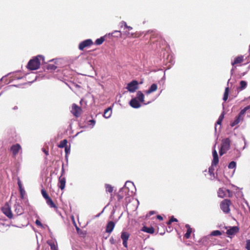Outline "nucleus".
I'll list each match as a JSON object with an SVG mask.
<instances>
[{
	"label": "nucleus",
	"mask_w": 250,
	"mask_h": 250,
	"mask_svg": "<svg viewBox=\"0 0 250 250\" xmlns=\"http://www.w3.org/2000/svg\"><path fill=\"white\" fill-rule=\"evenodd\" d=\"M73 115L76 117H79L82 112V108L78 106L76 104H73L72 105V109L71 111Z\"/></svg>",
	"instance_id": "nucleus-7"
},
{
	"label": "nucleus",
	"mask_w": 250,
	"mask_h": 250,
	"mask_svg": "<svg viewBox=\"0 0 250 250\" xmlns=\"http://www.w3.org/2000/svg\"><path fill=\"white\" fill-rule=\"evenodd\" d=\"M19 190L20 192L21 198L23 199L24 198V195L25 194V191L24 189L22 187V184L20 181H19L18 182Z\"/></svg>",
	"instance_id": "nucleus-20"
},
{
	"label": "nucleus",
	"mask_w": 250,
	"mask_h": 250,
	"mask_svg": "<svg viewBox=\"0 0 250 250\" xmlns=\"http://www.w3.org/2000/svg\"><path fill=\"white\" fill-rule=\"evenodd\" d=\"M144 94L141 91H138L137 92L136 98L139 102L143 103L144 102Z\"/></svg>",
	"instance_id": "nucleus-22"
},
{
	"label": "nucleus",
	"mask_w": 250,
	"mask_h": 250,
	"mask_svg": "<svg viewBox=\"0 0 250 250\" xmlns=\"http://www.w3.org/2000/svg\"><path fill=\"white\" fill-rule=\"evenodd\" d=\"M224 118V115L223 113H222L219 116L217 122L216 124L221 125L222 124V122Z\"/></svg>",
	"instance_id": "nucleus-34"
},
{
	"label": "nucleus",
	"mask_w": 250,
	"mask_h": 250,
	"mask_svg": "<svg viewBox=\"0 0 250 250\" xmlns=\"http://www.w3.org/2000/svg\"><path fill=\"white\" fill-rule=\"evenodd\" d=\"M126 189V188H122L120 190V191H119L118 194H117V197H118V200H121V199H122L123 198V195H122L121 193L122 192H123V191L124 190H125Z\"/></svg>",
	"instance_id": "nucleus-37"
},
{
	"label": "nucleus",
	"mask_w": 250,
	"mask_h": 250,
	"mask_svg": "<svg viewBox=\"0 0 250 250\" xmlns=\"http://www.w3.org/2000/svg\"><path fill=\"white\" fill-rule=\"evenodd\" d=\"M129 236L130 234L126 231H122L121 233V238L123 240V245L126 248H127V241Z\"/></svg>",
	"instance_id": "nucleus-9"
},
{
	"label": "nucleus",
	"mask_w": 250,
	"mask_h": 250,
	"mask_svg": "<svg viewBox=\"0 0 250 250\" xmlns=\"http://www.w3.org/2000/svg\"><path fill=\"white\" fill-rule=\"evenodd\" d=\"M70 151V148H68L67 146L65 147V151L66 154L68 153Z\"/></svg>",
	"instance_id": "nucleus-48"
},
{
	"label": "nucleus",
	"mask_w": 250,
	"mask_h": 250,
	"mask_svg": "<svg viewBox=\"0 0 250 250\" xmlns=\"http://www.w3.org/2000/svg\"><path fill=\"white\" fill-rule=\"evenodd\" d=\"M122 25H124V26H125V28H127V27H128V26L127 25V23H126L125 21H122Z\"/></svg>",
	"instance_id": "nucleus-49"
},
{
	"label": "nucleus",
	"mask_w": 250,
	"mask_h": 250,
	"mask_svg": "<svg viewBox=\"0 0 250 250\" xmlns=\"http://www.w3.org/2000/svg\"><path fill=\"white\" fill-rule=\"evenodd\" d=\"M124 34L125 35L126 37L128 38L136 37V35H135V33H129V32H125L124 33Z\"/></svg>",
	"instance_id": "nucleus-36"
},
{
	"label": "nucleus",
	"mask_w": 250,
	"mask_h": 250,
	"mask_svg": "<svg viewBox=\"0 0 250 250\" xmlns=\"http://www.w3.org/2000/svg\"><path fill=\"white\" fill-rule=\"evenodd\" d=\"M21 150V147L19 144L13 145L11 146L10 150L12 153L13 157L17 155L20 150Z\"/></svg>",
	"instance_id": "nucleus-10"
},
{
	"label": "nucleus",
	"mask_w": 250,
	"mask_h": 250,
	"mask_svg": "<svg viewBox=\"0 0 250 250\" xmlns=\"http://www.w3.org/2000/svg\"><path fill=\"white\" fill-rule=\"evenodd\" d=\"M57 66L53 64H49L47 65L46 68L48 70H50L51 71L55 70L57 68Z\"/></svg>",
	"instance_id": "nucleus-31"
},
{
	"label": "nucleus",
	"mask_w": 250,
	"mask_h": 250,
	"mask_svg": "<svg viewBox=\"0 0 250 250\" xmlns=\"http://www.w3.org/2000/svg\"><path fill=\"white\" fill-rule=\"evenodd\" d=\"M246 113L245 109H242L238 115L236 117L235 120L230 123L231 126L233 127L238 124L241 121L243 120L244 116Z\"/></svg>",
	"instance_id": "nucleus-5"
},
{
	"label": "nucleus",
	"mask_w": 250,
	"mask_h": 250,
	"mask_svg": "<svg viewBox=\"0 0 250 250\" xmlns=\"http://www.w3.org/2000/svg\"><path fill=\"white\" fill-rule=\"evenodd\" d=\"M111 35L115 37H121L122 33H121V31L116 30V31H114V32H113L112 33Z\"/></svg>",
	"instance_id": "nucleus-30"
},
{
	"label": "nucleus",
	"mask_w": 250,
	"mask_h": 250,
	"mask_svg": "<svg viewBox=\"0 0 250 250\" xmlns=\"http://www.w3.org/2000/svg\"><path fill=\"white\" fill-rule=\"evenodd\" d=\"M229 87H227L225 88V92L223 96V100L226 101L228 98L229 93Z\"/></svg>",
	"instance_id": "nucleus-26"
},
{
	"label": "nucleus",
	"mask_w": 250,
	"mask_h": 250,
	"mask_svg": "<svg viewBox=\"0 0 250 250\" xmlns=\"http://www.w3.org/2000/svg\"><path fill=\"white\" fill-rule=\"evenodd\" d=\"M105 189H106V191L109 193H112L113 190V187L110 185H109V184L105 185Z\"/></svg>",
	"instance_id": "nucleus-32"
},
{
	"label": "nucleus",
	"mask_w": 250,
	"mask_h": 250,
	"mask_svg": "<svg viewBox=\"0 0 250 250\" xmlns=\"http://www.w3.org/2000/svg\"><path fill=\"white\" fill-rule=\"evenodd\" d=\"M105 39L104 37H102L99 39H97L95 42V44L96 45H101L104 42V41Z\"/></svg>",
	"instance_id": "nucleus-28"
},
{
	"label": "nucleus",
	"mask_w": 250,
	"mask_h": 250,
	"mask_svg": "<svg viewBox=\"0 0 250 250\" xmlns=\"http://www.w3.org/2000/svg\"><path fill=\"white\" fill-rule=\"evenodd\" d=\"M93 43L91 39L85 40L80 43L79 45V49L80 50H83L84 48L90 46Z\"/></svg>",
	"instance_id": "nucleus-8"
},
{
	"label": "nucleus",
	"mask_w": 250,
	"mask_h": 250,
	"mask_svg": "<svg viewBox=\"0 0 250 250\" xmlns=\"http://www.w3.org/2000/svg\"><path fill=\"white\" fill-rule=\"evenodd\" d=\"M236 167V163L234 161H231L228 167L229 168H233Z\"/></svg>",
	"instance_id": "nucleus-39"
},
{
	"label": "nucleus",
	"mask_w": 250,
	"mask_h": 250,
	"mask_svg": "<svg viewBox=\"0 0 250 250\" xmlns=\"http://www.w3.org/2000/svg\"><path fill=\"white\" fill-rule=\"evenodd\" d=\"M41 61H44V57L42 55H38L31 59L27 63V68L30 70H35L40 68Z\"/></svg>",
	"instance_id": "nucleus-1"
},
{
	"label": "nucleus",
	"mask_w": 250,
	"mask_h": 250,
	"mask_svg": "<svg viewBox=\"0 0 250 250\" xmlns=\"http://www.w3.org/2000/svg\"><path fill=\"white\" fill-rule=\"evenodd\" d=\"M35 223H36V224L38 226H40L41 227H42V224L41 223V222L39 220H36Z\"/></svg>",
	"instance_id": "nucleus-43"
},
{
	"label": "nucleus",
	"mask_w": 250,
	"mask_h": 250,
	"mask_svg": "<svg viewBox=\"0 0 250 250\" xmlns=\"http://www.w3.org/2000/svg\"><path fill=\"white\" fill-rule=\"evenodd\" d=\"M143 231L150 233V234H153L154 232V229L152 227H147L146 226H144L143 227L142 229Z\"/></svg>",
	"instance_id": "nucleus-23"
},
{
	"label": "nucleus",
	"mask_w": 250,
	"mask_h": 250,
	"mask_svg": "<svg viewBox=\"0 0 250 250\" xmlns=\"http://www.w3.org/2000/svg\"><path fill=\"white\" fill-rule=\"evenodd\" d=\"M231 203V201L229 199H224L221 202L220 208L224 212L228 213L230 212L229 206Z\"/></svg>",
	"instance_id": "nucleus-3"
},
{
	"label": "nucleus",
	"mask_w": 250,
	"mask_h": 250,
	"mask_svg": "<svg viewBox=\"0 0 250 250\" xmlns=\"http://www.w3.org/2000/svg\"><path fill=\"white\" fill-rule=\"evenodd\" d=\"M244 61V56H239L236 57L234 61L231 62V64L233 66L235 65H237L243 62Z\"/></svg>",
	"instance_id": "nucleus-16"
},
{
	"label": "nucleus",
	"mask_w": 250,
	"mask_h": 250,
	"mask_svg": "<svg viewBox=\"0 0 250 250\" xmlns=\"http://www.w3.org/2000/svg\"><path fill=\"white\" fill-rule=\"evenodd\" d=\"M126 28H127L129 31L132 29V27L130 26H128Z\"/></svg>",
	"instance_id": "nucleus-52"
},
{
	"label": "nucleus",
	"mask_w": 250,
	"mask_h": 250,
	"mask_svg": "<svg viewBox=\"0 0 250 250\" xmlns=\"http://www.w3.org/2000/svg\"><path fill=\"white\" fill-rule=\"evenodd\" d=\"M243 109H245L246 110V112L247 111H248V110H250V104L248 105V106H246Z\"/></svg>",
	"instance_id": "nucleus-47"
},
{
	"label": "nucleus",
	"mask_w": 250,
	"mask_h": 250,
	"mask_svg": "<svg viewBox=\"0 0 250 250\" xmlns=\"http://www.w3.org/2000/svg\"><path fill=\"white\" fill-rule=\"evenodd\" d=\"M46 202L47 204L50 207L52 208H54L55 209H57V206L54 204L53 200L51 199L50 197H49L48 199H46Z\"/></svg>",
	"instance_id": "nucleus-24"
},
{
	"label": "nucleus",
	"mask_w": 250,
	"mask_h": 250,
	"mask_svg": "<svg viewBox=\"0 0 250 250\" xmlns=\"http://www.w3.org/2000/svg\"><path fill=\"white\" fill-rule=\"evenodd\" d=\"M226 191L229 192V190L220 188L218 191V196L220 198H224L226 196Z\"/></svg>",
	"instance_id": "nucleus-18"
},
{
	"label": "nucleus",
	"mask_w": 250,
	"mask_h": 250,
	"mask_svg": "<svg viewBox=\"0 0 250 250\" xmlns=\"http://www.w3.org/2000/svg\"><path fill=\"white\" fill-rule=\"evenodd\" d=\"M239 228L236 226L230 227L227 231L228 235H234L239 231Z\"/></svg>",
	"instance_id": "nucleus-15"
},
{
	"label": "nucleus",
	"mask_w": 250,
	"mask_h": 250,
	"mask_svg": "<svg viewBox=\"0 0 250 250\" xmlns=\"http://www.w3.org/2000/svg\"><path fill=\"white\" fill-rule=\"evenodd\" d=\"M95 123H96L95 121L94 120L92 119V120H90L88 121L87 124L89 125H91V127H93L95 125Z\"/></svg>",
	"instance_id": "nucleus-38"
},
{
	"label": "nucleus",
	"mask_w": 250,
	"mask_h": 250,
	"mask_svg": "<svg viewBox=\"0 0 250 250\" xmlns=\"http://www.w3.org/2000/svg\"><path fill=\"white\" fill-rule=\"evenodd\" d=\"M139 83L136 80H133L131 82L129 83L126 88L127 90L131 93L134 92L137 89H138Z\"/></svg>",
	"instance_id": "nucleus-4"
},
{
	"label": "nucleus",
	"mask_w": 250,
	"mask_h": 250,
	"mask_svg": "<svg viewBox=\"0 0 250 250\" xmlns=\"http://www.w3.org/2000/svg\"><path fill=\"white\" fill-rule=\"evenodd\" d=\"M41 193H42V196L45 200L46 199H48L49 197H50L49 196V195H48L47 193L46 192V191L44 189H42L41 190Z\"/></svg>",
	"instance_id": "nucleus-35"
},
{
	"label": "nucleus",
	"mask_w": 250,
	"mask_h": 250,
	"mask_svg": "<svg viewBox=\"0 0 250 250\" xmlns=\"http://www.w3.org/2000/svg\"><path fill=\"white\" fill-rule=\"evenodd\" d=\"M249 113H250V114H249V115H248V117H249V118H250V111L249 112Z\"/></svg>",
	"instance_id": "nucleus-56"
},
{
	"label": "nucleus",
	"mask_w": 250,
	"mask_h": 250,
	"mask_svg": "<svg viewBox=\"0 0 250 250\" xmlns=\"http://www.w3.org/2000/svg\"><path fill=\"white\" fill-rule=\"evenodd\" d=\"M109 242L111 244H115V240L114 239L113 237H111L109 239Z\"/></svg>",
	"instance_id": "nucleus-44"
},
{
	"label": "nucleus",
	"mask_w": 250,
	"mask_h": 250,
	"mask_svg": "<svg viewBox=\"0 0 250 250\" xmlns=\"http://www.w3.org/2000/svg\"><path fill=\"white\" fill-rule=\"evenodd\" d=\"M172 223V222H171V220L169 219V221L167 222V224L168 225H170Z\"/></svg>",
	"instance_id": "nucleus-53"
},
{
	"label": "nucleus",
	"mask_w": 250,
	"mask_h": 250,
	"mask_svg": "<svg viewBox=\"0 0 250 250\" xmlns=\"http://www.w3.org/2000/svg\"><path fill=\"white\" fill-rule=\"evenodd\" d=\"M17 108H18V107H17V106H15V107H14V109H17Z\"/></svg>",
	"instance_id": "nucleus-55"
},
{
	"label": "nucleus",
	"mask_w": 250,
	"mask_h": 250,
	"mask_svg": "<svg viewBox=\"0 0 250 250\" xmlns=\"http://www.w3.org/2000/svg\"><path fill=\"white\" fill-rule=\"evenodd\" d=\"M63 172H64V169H63V168H62V173L61 176L59 177V183H58V186L61 188V190H63L65 186V183H66L65 178L62 176Z\"/></svg>",
	"instance_id": "nucleus-12"
},
{
	"label": "nucleus",
	"mask_w": 250,
	"mask_h": 250,
	"mask_svg": "<svg viewBox=\"0 0 250 250\" xmlns=\"http://www.w3.org/2000/svg\"><path fill=\"white\" fill-rule=\"evenodd\" d=\"M130 105L134 108H138L141 107V104L136 98L132 99L129 102Z\"/></svg>",
	"instance_id": "nucleus-14"
},
{
	"label": "nucleus",
	"mask_w": 250,
	"mask_h": 250,
	"mask_svg": "<svg viewBox=\"0 0 250 250\" xmlns=\"http://www.w3.org/2000/svg\"><path fill=\"white\" fill-rule=\"evenodd\" d=\"M157 88H158L157 85L155 83H153L152 84H151V85L150 86L149 88L145 92V94L146 95H148V94L156 91Z\"/></svg>",
	"instance_id": "nucleus-17"
},
{
	"label": "nucleus",
	"mask_w": 250,
	"mask_h": 250,
	"mask_svg": "<svg viewBox=\"0 0 250 250\" xmlns=\"http://www.w3.org/2000/svg\"><path fill=\"white\" fill-rule=\"evenodd\" d=\"M43 151L46 155H48V152L47 151H46L45 149H43Z\"/></svg>",
	"instance_id": "nucleus-51"
},
{
	"label": "nucleus",
	"mask_w": 250,
	"mask_h": 250,
	"mask_svg": "<svg viewBox=\"0 0 250 250\" xmlns=\"http://www.w3.org/2000/svg\"><path fill=\"white\" fill-rule=\"evenodd\" d=\"M170 220H171V222H177L178 221V220L174 218L173 216H172L170 219Z\"/></svg>",
	"instance_id": "nucleus-46"
},
{
	"label": "nucleus",
	"mask_w": 250,
	"mask_h": 250,
	"mask_svg": "<svg viewBox=\"0 0 250 250\" xmlns=\"http://www.w3.org/2000/svg\"><path fill=\"white\" fill-rule=\"evenodd\" d=\"M67 141L66 139H64L61 141L59 145L58 146L60 148H63L67 146Z\"/></svg>",
	"instance_id": "nucleus-27"
},
{
	"label": "nucleus",
	"mask_w": 250,
	"mask_h": 250,
	"mask_svg": "<svg viewBox=\"0 0 250 250\" xmlns=\"http://www.w3.org/2000/svg\"><path fill=\"white\" fill-rule=\"evenodd\" d=\"M246 248L248 250H250V240H248L247 241Z\"/></svg>",
	"instance_id": "nucleus-42"
},
{
	"label": "nucleus",
	"mask_w": 250,
	"mask_h": 250,
	"mask_svg": "<svg viewBox=\"0 0 250 250\" xmlns=\"http://www.w3.org/2000/svg\"><path fill=\"white\" fill-rule=\"evenodd\" d=\"M221 231L218 230H213L210 233V235L211 236H219L221 235Z\"/></svg>",
	"instance_id": "nucleus-33"
},
{
	"label": "nucleus",
	"mask_w": 250,
	"mask_h": 250,
	"mask_svg": "<svg viewBox=\"0 0 250 250\" xmlns=\"http://www.w3.org/2000/svg\"><path fill=\"white\" fill-rule=\"evenodd\" d=\"M14 212L17 216L21 215L24 212V209L20 203L16 202L14 206Z\"/></svg>",
	"instance_id": "nucleus-11"
},
{
	"label": "nucleus",
	"mask_w": 250,
	"mask_h": 250,
	"mask_svg": "<svg viewBox=\"0 0 250 250\" xmlns=\"http://www.w3.org/2000/svg\"><path fill=\"white\" fill-rule=\"evenodd\" d=\"M115 226V223L113 221H110L108 222L105 227V232L110 234L114 229Z\"/></svg>",
	"instance_id": "nucleus-13"
},
{
	"label": "nucleus",
	"mask_w": 250,
	"mask_h": 250,
	"mask_svg": "<svg viewBox=\"0 0 250 250\" xmlns=\"http://www.w3.org/2000/svg\"><path fill=\"white\" fill-rule=\"evenodd\" d=\"M212 156L213 157H218V154L215 149H214L212 151Z\"/></svg>",
	"instance_id": "nucleus-45"
},
{
	"label": "nucleus",
	"mask_w": 250,
	"mask_h": 250,
	"mask_svg": "<svg viewBox=\"0 0 250 250\" xmlns=\"http://www.w3.org/2000/svg\"><path fill=\"white\" fill-rule=\"evenodd\" d=\"M112 114V108L111 107H109L105 109L104 111L103 116L105 118H109Z\"/></svg>",
	"instance_id": "nucleus-19"
},
{
	"label": "nucleus",
	"mask_w": 250,
	"mask_h": 250,
	"mask_svg": "<svg viewBox=\"0 0 250 250\" xmlns=\"http://www.w3.org/2000/svg\"><path fill=\"white\" fill-rule=\"evenodd\" d=\"M51 250H58L57 247L54 243H52L49 244Z\"/></svg>",
	"instance_id": "nucleus-40"
},
{
	"label": "nucleus",
	"mask_w": 250,
	"mask_h": 250,
	"mask_svg": "<svg viewBox=\"0 0 250 250\" xmlns=\"http://www.w3.org/2000/svg\"><path fill=\"white\" fill-rule=\"evenodd\" d=\"M230 141L227 138L223 139L222 142L221 147L219 151L220 155L225 153L230 148Z\"/></svg>",
	"instance_id": "nucleus-2"
},
{
	"label": "nucleus",
	"mask_w": 250,
	"mask_h": 250,
	"mask_svg": "<svg viewBox=\"0 0 250 250\" xmlns=\"http://www.w3.org/2000/svg\"><path fill=\"white\" fill-rule=\"evenodd\" d=\"M186 228L187 229V232L185 233L184 237L186 239H188L191 235V233L192 231V228H190V226L188 224L186 225Z\"/></svg>",
	"instance_id": "nucleus-21"
},
{
	"label": "nucleus",
	"mask_w": 250,
	"mask_h": 250,
	"mask_svg": "<svg viewBox=\"0 0 250 250\" xmlns=\"http://www.w3.org/2000/svg\"><path fill=\"white\" fill-rule=\"evenodd\" d=\"M247 85V83L245 81H241L240 82V86L237 88V90L241 91L245 89Z\"/></svg>",
	"instance_id": "nucleus-25"
},
{
	"label": "nucleus",
	"mask_w": 250,
	"mask_h": 250,
	"mask_svg": "<svg viewBox=\"0 0 250 250\" xmlns=\"http://www.w3.org/2000/svg\"><path fill=\"white\" fill-rule=\"evenodd\" d=\"M2 212L9 219L13 218L11 208L9 205L6 203L1 208Z\"/></svg>",
	"instance_id": "nucleus-6"
},
{
	"label": "nucleus",
	"mask_w": 250,
	"mask_h": 250,
	"mask_svg": "<svg viewBox=\"0 0 250 250\" xmlns=\"http://www.w3.org/2000/svg\"><path fill=\"white\" fill-rule=\"evenodd\" d=\"M157 219H159V220H162L163 219V217H162V216H161V215H158L157 216Z\"/></svg>",
	"instance_id": "nucleus-50"
},
{
	"label": "nucleus",
	"mask_w": 250,
	"mask_h": 250,
	"mask_svg": "<svg viewBox=\"0 0 250 250\" xmlns=\"http://www.w3.org/2000/svg\"><path fill=\"white\" fill-rule=\"evenodd\" d=\"M219 162V158L218 157H213V160L212 161V166H216Z\"/></svg>",
	"instance_id": "nucleus-29"
},
{
	"label": "nucleus",
	"mask_w": 250,
	"mask_h": 250,
	"mask_svg": "<svg viewBox=\"0 0 250 250\" xmlns=\"http://www.w3.org/2000/svg\"><path fill=\"white\" fill-rule=\"evenodd\" d=\"M154 213V211H150L149 212V214L150 215L153 214V213Z\"/></svg>",
	"instance_id": "nucleus-54"
},
{
	"label": "nucleus",
	"mask_w": 250,
	"mask_h": 250,
	"mask_svg": "<svg viewBox=\"0 0 250 250\" xmlns=\"http://www.w3.org/2000/svg\"><path fill=\"white\" fill-rule=\"evenodd\" d=\"M213 167L214 166H212L211 165V167H209L208 168V172L210 173V174H211L214 172V169L213 168Z\"/></svg>",
	"instance_id": "nucleus-41"
}]
</instances>
